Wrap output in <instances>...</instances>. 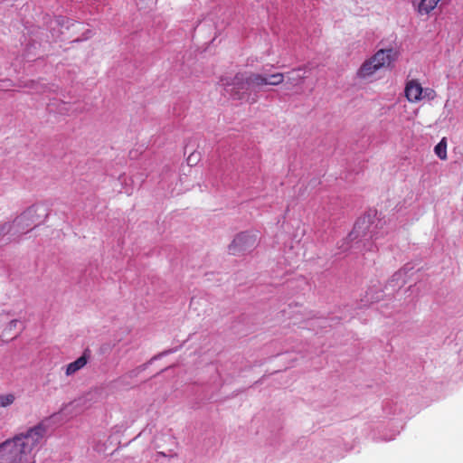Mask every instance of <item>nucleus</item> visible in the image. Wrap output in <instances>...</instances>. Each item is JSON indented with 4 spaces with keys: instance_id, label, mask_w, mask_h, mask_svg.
<instances>
[{
    "instance_id": "24",
    "label": "nucleus",
    "mask_w": 463,
    "mask_h": 463,
    "mask_svg": "<svg viewBox=\"0 0 463 463\" xmlns=\"http://www.w3.org/2000/svg\"><path fill=\"white\" fill-rule=\"evenodd\" d=\"M301 70H302V68L295 69V70H293V71H292V72H291V73L298 72V71H301Z\"/></svg>"
},
{
    "instance_id": "5",
    "label": "nucleus",
    "mask_w": 463,
    "mask_h": 463,
    "mask_svg": "<svg viewBox=\"0 0 463 463\" xmlns=\"http://www.w3.org/2000/svg\"><path fill=\"white\" fill-rule=\"evenodd\" d=\"M257 245V237L247 232L238 234L229 245V253L241 255L251 251Z\"/></svg>"
},
{
    "instance_id": "8",
    "label": "nucleus",
    "mask_w": 463,
    "mask_h": 463,
    "mask_svg": "<svg viewBox=\"0 0 463 463\" xmlns=\"http://www.w3.org/2000/svg\"><path fill=\"white\" fill-rule=\"evenodd\" d=\"M175 352V349H167V350H165L159 354H157L156 355L153 356L148 362L137 366V368L129 371L128 373H127V376H128L129 378H134V377H137L141 372L145 371L150 364H152V363L156 360H158L164 356H166L167 354H172Z\"/></svg>"
},
{
    "instance_id": "11",
    "label": "nucleus",
    "mask_w": 463,
    "mask_h": 463,
    "mask_svg": "<svg viewBox=\"0 0 463 463\" xmlns=\"http://www.w3.org/2000/svg\"><path fill=\"white\" fill-rule=\"evenodd\" d=\"M285 75L281 72H277L267 76L268 85L278 86L284 81Z\"/></svg>"
},
{
    "instance_id": "17",
    "label": "nucleus",
    "mask_w": 463,
    "mask_h": 463,
    "mask_svg": "<svg viewBox=\"0 0 463 463\" xmlns=\"http://www.w3.org/2000/svg\"><path fill=\"white\" fill-rule=\"evenodd\" d=\"M113 346H114V345H112L110 343L102 344L99 347V354H109L112 350Z\"/></svg>"
},
{
    "instance_id": "25",
    "label": "nucleus",
    "mask_w": 463,
    "mask_h": 463,
    "mask_svg": "<svg viewBox=\"0 0 463 463\" xmlns=\"http://www.w3.org/2000/svg\"><path fill=\"white\" fill-rule=\"evenodd\" d=\"M219 12L221 13L222 15L223 14L222 8H219Z\"/></svg>"
},
{
    "instance_id": "16",
    "label": "nucleus",
    "mask_w": 463,
    "mask_h": 463,
    "mask_svg": "<svg viewBox=\"0 0 463 463\" xmlns=\"http://www.w3.org/2000/svg\"><path fill=\"white\" fill-rule=\"evenodd\" d=\"M306 79V76L300 75L297 73L296 75L292 77H288V81L293 85H298V83L302 82Z\"/></svg>"
},
{
    "instance_id": "9",
    "label": "nucleus",
    "mask_w": 463,
    "mask_h": 463,
    "mask_svg": "<svg viewBox=\"0 0 463 463\" xmlns=\"http://www.w3.org/2000/svg\"><path fill=\"white\" fill-rule=\"evenodd\" d=\"M441 0H420L418 5V12L420 14H429L433 11Z\"/></svg>"
},
{
    "instance_id": "19",
    "label": "nucleus",
    "mask_w": 463,
    "mask_h": 463,
    "mask_svg": "<svg viewBox=\"0 0 463 463\" xmlns=\"http://www.w3.org/2000/svg\"><path fill=\"white\" fill-rule=\"evenodd\" d=\"M424 97L429 99H434L437 96L436 91L433 89L427 88L423 90Z\"/></svg>"
},
{
    "instance_id": "13",
    "label": "nucleus",
    "mask_w": 463,
    "mask_h": 463,
    "mask_svg": "<svg viewBox=\"0 0 463 463\" xmlns=\"http://www.w3.org/2000/svg\"><path fill=\"white\" fill-rule=\"evenodd\" d=\"M15 397L12 393L0 395V407L5 408L14 403Z\"/></svg>"
},
{
    "instance_id": "12",
    "label": "nucleus",
    "mask_w": 463,
    "mask_h": 463,
    "mask_svg": "<svg viewBox=\"0 0 463 463\" xmlns=\"http://www.w3.org/2000/svg\"><path fill=\"white\" fill-rule=\"evenodd\" d=\"M54 23L60 27L66 28L67 30L70 29L71 26L74 25V23L71 19L62 15L56 16L54 19Z\"/></svg>"
},
{
    "instance_id": "14",
    "label": "nucleus",
    "mask_w": 463,
    "mask_h": 463,
    "mask_svg": "<svg viewBox=\"0 0 463 463\" xmlns=\"http://www.w3.org/2000/svg\"><path fill=\"white\" fill-rule=\"evenodd\" d=\"M202 155L199 151L191 152L187 157V164L191 166L196 165L201 160Z\"/></svg>"
},
{
    "instance_id": "21",
    "label": "nucleus",
    "mask_w": 463,
    "mask_h": 463,
    "mask_svg": "<svg viewBox=\"0 0 463 463\" xmlns=\"http://www.w3.org/2000/svg\"><path fill=\"white\" fill-rule=\"evenodd\" d=\"M360 224H361V221H358V222L355 223V225H354V231H353L352 234H353V233H354V232H357V230L360 228Z\"/></svg>"
},
{
    "instance_id": "20",
    "label": "nucleus",
    "mask_w": 463,
    "mask_h": 463,
    "mask_svg": "<svg viewBox=\"0 0 463 463\" xmlns=\"http://www.w3.org/2000/svg\"><path fill=\"white\" fill-rule=\"evenodd\" d=\"M18 323H19V320H17V319L11 320L7 326V329L12 330V329L15 328Z\"/></svg>"
},
{
    "instance_id": "3",
    "label": "nucleus",
    "mask_w": 463,
    "mask_h": 463,
    "mask_svg": "<svg viewBox=\"0 0 463 463\" xmlns=\"http://www.w3.org/2000/svg\"><path fill=\"white\" fill-rule=\"evenodd\" d=\"M233 88L232 93L238 99H244L247 91L250 87L261 88L268 85L267 76L250 72L248 75L237 74L234 78Z\"/></svg>"
},
{
    "instance_id": "22",
    "label": "nucleus",
    "mask_w": 463,
    "mask_h": 463,
    "mask_svg": "<svg viewBox=\"0 0 463 463\" xmlns=\"http://www.w3.org/2000/svg\"><path fill=\"white\" fill-rule=\"evenodd\" d=\"M196 303H198V300L196 299V298H192L191 299V303H190V306L193 307L194 305H195Z\"/></svg>"
},
{
    "instance_id": "1",
    "label": "nucleus",
    "mask_w": 463,
    "mask_h": 463,
    "mask_svg": "<svg viewBox=\"0 0 463 463\" xmlns=\"http://www.w3.org/2000/svg\"><path fill=\"white\" fill-rule=\"evenodd\" d=\"M46 420L1 442L0 463H35L34 449L38 450L46 436Z\"/></svg>"
},
{
    "instance_id": "6",
    "label": "nucleus",
    "mask_w": 463,
    "mask_h": 463,
    "mask_svg": "<svg viewBox=\"0 0 463 463\" xmlns=\"http://www.w3.org/2000/svg\"><path fill=\"white\" fill-rule=\"evenodd\" d=\"M405 97L409 102L416 103L422 99L423 88L416 80H411L405 86Z\"/></svg>"
},
{
    "instance_id": "2",
    "label": "nucleus",
    "mask_w": 463,
    "mask_h": 463,
    "mask_svg": "<svg viewBox=\"0 0 463 463\" xmlns=\"http://www.w3.org/2000/svg\"><path fill=\"white\" fill-rule=\"evenodd\" d=\"M399 55L400 52L394 48L378 50L361 64L356 71L357 78L372 81L381 69L391 67L398 60Z\"/></svg>"
},
{
    "instance_id": "4",
    "label": "nucleus",
    "mask_w": 463,
    "mask_h": 463,
    "mask_svg": "<svg viewBox=\"0 0 463 463\" xmlns=\"http://www.w3.org/2000/svg\"><path fill=\"white\" fill-rule=\"evenodd\" d=\"M38 206L32 205L17 216L11 224L12 236H19L31 231L40 222L35 220Z\"/></svg>"
},
{
    "instance_id": "15",
    "label": "nucleus",
    "mask_w": 463,
    "mask_h": 463,
    "mask_svg": "<svg viewBox=\"0 0 463 463\" xmlns=\"http://www.w3.org/2000/svg\"><path fill=\"white\" fill-rule=\"evenodd\" d=\"M6 234L12 235L10 222H5L0 225V240Z\"/></svg>"
},
{
    "instance_id": "18",
    "label": "nucleus",
    "mask_w": 463,
    "mask_h": 463,
    "mask_svg": "<svg viewBox=\"0 0 463 463\" xmlns=\"http://www.w3.org/2000/svg\"><path fill=\"white\" fill-rule=\"evenodd\" d=\"M93 35L92 33V31L90 30V29H87L83 33H82V36L80 38H76L74 39L72 42H82V41H86L88 39H90L91 36Z\"/></svg>"
},
{
    "instance_id": "10",
    "label": "nucleus",
    "mask_w": 463,
    "mask_h": 463,
    "mask_svg": "<svg viewBox=\"0 0 463 463\" xmlns=\"http://www.w3.org/2000/svg\"><path fill=\"white\" fill-rule=\"evenodd\" d=\"M434 152L442 160L447 158V138L443 137L435 146Z\"/></svg>"
},
{
    "instance_id": "23",
    "label": "nucleus",
    "mask_w": 463,
    "mask_h": 463,
    "mask_svg": "<svg viewBox=\"0 0 463 463\" xmlns=\"http://www.w3.org/2000/svg\"><path fill=\"white\" fill-rule=\"evenodd\" d=\"M24 57L27 61H31L30 59V56H29V53H28V50H26V53L24 54Z\"/></svg>"
},
{
    "instance_id": "7",
    "label": "nucleus",
    "mask_w": 463,
    "mask_h": 463,
    "mask_svg": "<svg viewBox=\"0 0 463 463\" xmlns=\"http://www.w3.org/2000/svg\"><path fill=\"white\" fill-rule=\"evenodd\" d=\"M90 357L91 351L90 350V348H86L79 358L67 364L65 374L67 376H71L77 373L78 371H80V369H82L88 364Z\"/></svg>"
}]
</instances>
